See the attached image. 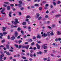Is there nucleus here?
<instances>
[{"label":"nucleus","mask_w":61,"mask_h":61,"mask_svg":"<svg viewBox=\"0 0 61 61\" xmlns=\"http://www.w3.org/2000/svg\"><path fill=\"white\" fill-rule=\"evenodd\" d=\"M15 21H11L12 23L14 24V25H16L17 24L19 23V22H18V20L17 19L15 18Z\"/></svg>","instance_id":"f257e3e1"},{"label":"nucleus","mask_w":61,"mask_h":61,"mask_svg":"<svg viewBox=\"0 0 61 61\" xmlns=\"http://www.w3.org/2000/svg\"><path fill=\"white\" fill-rule=\"evenodd\" d=\"M41 36H44V37H46L47 36V34H46L44 33Z\"/></svg>","instance_id":"f03ea898"},{"label":"nucleus","mask_w":61,"mask_h":61,"mask_svg":"<svg viewBox=\"0 0 61 61\" xmlns=\"http://www.w3.org/2000/svg\"><path fill=\"white\" fill-rule=\"evenodd\" d=\"M36 46L37 47V48L38 49H39L40 48L39 47H41V46L40 45H38V44L36 43Z\"/></svg>","instance_id":"7ed1b4c3"},{"label":"nucleus","mask_w":61,"mask_h":61,"mask_svg":"<svg viewBox=\"0 0 61 61\" xmlns=\"http://www.w3.org/2000/svg\"><path fill=\"white\" fill-rule=\"evenodd\" d=\"M18 33H17V32L16 31L15 32V37H17V36H18Z\"/></svg>","instance_id":"20e7f679"},{"label":"nucleus","mask_w":61,"mask_h":61,"mask_svg":"<svg viewBox=\"0 0 61 61\" xmlns=\"http://www.w3.org/2000/svg\"><path fill=\"white\" fill-rule=\"evenodd\" d=\"M28 30L29 31H31V27L30 26H29L28 27Z\"/></svg>","instance_id":"39448f33"},{"label":"nucleus","mask_w":61,"mask_h":61,"mask_svg":"<svg viewBox=\"0 0 61 61\" xmlns=\"http://www.w3.org/2000/svg\"><path fill=\"white\" fill-rule=\"evenodd\" d=\"M37 37L38 38H41V35L40 34H38L37 36Z\"/></svg>","instance_id":"423d86ee"},{"label":"nucleus","mask_w":61,"mask_h":61,"mask_svg":"<svg viewBox=\"0 0 61 61\" xmlns=\"http://www.w3.org/2000/svg\"><path fill=\"white\" fill-rule=\"evenodd\" d=\"M15 38V37L14 36L12 37L11 38H10V39H11V40H14Z\"/></svg>","instance_id":"0eeeda50"},{"label":"nucleus","mask_w":61,"mask_h":61,"mask_svg":"<svg viewBox=\"0 0 61 61\" xmlns=\"http://www.w3.org/2000/svg\"><path fill=\"white\" fill-rule=\"evenodd\" d=\"M47 45V44H44L43 45H42L41 46V47L42 48H44L45 46H46Z\"/></svg>","instance_id":"6e6552de"},{"label":"nucleus","mask_w":61,"mask_h":61,"mask_svg":"<svg viewBox=\"0 0 61 61\" xmlns=\"http://www.w3.org/2000/svg\"><path fill=\"white\" fill-rule=\"evenodd\" d=\"M7 9L8 10H10V7L9 6H8L7 7Z\"/></svg>","instance_id":"1a4fd4ad"},{"label":"nucleus","mask_w":61,"mask_h":61,"mask_svg":"<svg viewBox=\"0 0 61 61\" xmlns=\"http://www.w3.org/2000/svg\"><path fill=\"white\" fill-rule=\"evenodd\" d=\"M61 16V15L60 14L57 15H55V16L56 17H59V16Z\"/></svg>","instance_id":"9d476101"},{"label":"nucleus","mask_w":61,"mask_h":61,"mask_svg":"<svg viewBox=\"0 0 61 61\" xmlns=\"http://www.w3.org/2000/svg\"><path fill=\"white\" fill-rule=\"evenodd\" d=\"M6 54L7 55H8V56H10V55H11V54L9 52H7L6 53Z\"/></svg>","instance_id":"9b49d317"},{"label":"nucleus","mask_w":61,"mask_h":61,"mask_svg":"<svg viewBox=\"0 0 61 61\" xmlns=\"http://www.w3.org/2000/svg\"><path fill=\"white\" fill-rule=\"evenodd\" d=\"M29 46V45H27L26 46H25V48H26L27 49Z\"/></svg>","instance_id":"f8f14e48"},{"label":"nucleus","mask_w":61,"mask_h":61,"mask_svg":"<svg viewBox=\"0 0 61 61\" xmlns=\"http://www.w3.org/2000/svg\"><path fill=\"white\" fill-rule=\"evenodd\" d=\"M2 59H3V57L2 56H0V61H4Z\"/></svg>","instance_id":"ddd939ff"},{"label":"nucleus","mask_w":61,"mask_h":61,"mask_svg":"<svg viewBox=\"0 0 61 61\" xmlns=\"http://www.w3.org/2000/svg\"><path fill=\"white\" fill-rule=\"evenodd\" d=\"M3 34L4 35V36H5L6 35V34H7V33L6 32H3Z\"/></svg>","instance_id":"4468645a"},{"label":"nucleus","mask_w":61,"mask_h":61,"mask_svg":"<svg viewBox=\"0 0 61 61\" xmlns=\"http://www.w3.org/2000/svg\"><path fill=\"white\" fill-rule=\"evenodd\" d=\"M4 4H7V5H9L10 4V3L8 2H4Z\"/></svg>","instance_id":"2eb2a0df"},{"label":"nucleus","mask_w":61,"mask_h":61,"mask_svg":"<svg viewBox=\"0 0 61 61\" xmlns=\"http://www.w3.org/2000/svg\"><path fill=\"white\" fill-rule=\"evenodd\" d=\"M18 7H21V6H22V5H21V4H18Z\"/></svg>","instance_id":"dca6fc26"},{"label":"nucleus","mask_w":61,"mask_h":61,"mask_svg":"<svg viewBox=\"0 0 61 61\" xmlns=\"http://www.w3.org/2000/svg\"><path fill=\"white\" fill-rule=\"evenodd\" d=\"M37 54H40V55H41L42 54V52L41 51L38 52H37Z\"/></svg>","instance_id":"f3484780"},{"label":"nucleus","mask_w":61,"mask_h":61,"mask_svg":"<svg viewBox=\"0 0 61 61\" xmlns=\"http://www.w3.org/2000/svg\"><path fill=\"white\" fill-rule=\"evenodd\" d=\"M6 46L7 49H9V48H9V45H6Z\"/></svg>","instance_id":"a211bd4d"},{"label":"nucleus","mask_w":61,"mask_h":61,"mask_svg":"<svg viewBox=\"0 0 61 61\" xmlns=\"http://www.w3.org/2000/svg\"><path fill=\"white\" fill-rule=\"evenodd\" d=\"M19 3L21 5V4H22V1L21 0H19Z\"/></svg>","instance_id":"6ab92c4d"},{"label":"nucleus","mask_w":61,"mask_h":61,"mask_svg":"<svg viewBox=\"0 0 61 61\" xmlns=\"http://www.w3.org/2000/svg\"><path fill=\"white\" fill-rule=\"evenodd\" d=\"M38 43V44H40V43L41 44L42 43V42L40 41H36Z\"/></svg>","instance_id":"aec40b11"},{"label":"nucleus","mask_w":61,"mask_h":61,"mask_svg":"<svg viewBox=\"0 0 61 61\" xmlns=\"http://www.w3.org/2000/svg\"><path fill=\"white\" fill-rule=\"evenodd\" d=\"M39 4H35L34 5V6H39Z\"/></svg>","instance_id":"412c9836"},{"label":"nucleus","mask_w":61,"mask_h":61,"mask_svg":"<svg viewBox=\"0 0 61 61\" xmlns=\"http://www.w3.org/2000/svg\"><path fill=\"white\" fill-rule=\"evenodd\" d=\"M26 24V22H23L22 24L23 25H25Z\"/></svg>","instance_id":"4be33fe9"},{"label":"nucleus","mask_w":61,"mask_h":61,"mask_svg":"<svg viewBox=\"0 0 61 61\" xmlns=\"http://www.w3.org/2000/svg\"><path fill=\"white\" fill-rule=\"evenodd\" d=\"M29 41H30V42H32L33 41L32 39H28Z\"/></svg>","instance_id":"5701e85b"},{"label":"nucleus","mask_w":61,"mask_h":61,"mask_svg":"<svg viewBox=\"0 0 61 61\" xmlns=\"http://www.w3.org/2000/svg\"><path fill=\"white\" fill-rule=\"evenodd\" d=\"M42 17L41 16L40 17H39L38 18V20H40V19H42Z\"/></svg>","instance_id":"b1692460"},{"label":"nucleus","mask_w":61,"mask_h":61,"mask_svg":"<svg viewBox=\"0 0 61 61\" xmlns=\"http://www.w3.org/2000/svg\"><path fill=\"white\" fill-rule=\"evenodd\" d=\"M57 34L58 35H60L61 34V33L59 31H57Z\"/></svg>","instance_id":"393cba45"},{"label":"nucleus","mask_w":61,"mask_h":61,"mask_svg":"<svg viewBox=\"0 0 61 61\" xmlns=\"http://www.w3.org/2000/svg\"><path fill=\"white\" fill-rule=\"evenodd\" d=\"M56 26V25L55 24H53L52 25V27L53 28H54Z\"/></svg>","instance_id":"a878e982"},{"label":"nucleus","mask_w":61,"mask_h":61,"mask_svg":"<svg viewBox=\"0 0 61 61\" xmlns=\"http://www.w3.org/2000/svg\"><path fill=\"white\" fill-rule=\"evenodd\" d=\"M21 58H23V59H25L26 58V57H25L24 56L22 57Z\"/></svg>","instance_id":"bb28decb"},{"label":"nucleus","mask_w":61,"mask_h":61,"mask_svg":"<svg viewBox=\"0 0 61 61\" xmlns=\"http://www.w3.org/2000/svg\"><path fill=\"white\" fill-rule=\"evenodd\" d=\"M44 49H46L47 48V46H45L43 48Z\"/></svg>","instance_id":"cd10ccee"},{"label":"nucleus","mask_w":61,"mask_h":61,"mask_svg":"<svg viewBox=\"0 0 61 61\" xmlns=\"http://www.w3.org/2000/svg\"><path fill=\"white\" fill-rule=\"evenodd\" d=\"M53 5L54 6H56V2H53Z\"/></svg>","instance_id":"c85d7f7f"},{"label":"nucleus","mask_w":61,"mask_h":61,"mask_svg":"<svg viewBox=\"0 0 61 61\" xmlns=\"http://www.w3.org/2000/svg\"><path fill=\"white\" fill-rule=\"evenodd\" d=\"M44 53H47V50H44Z\"/></svg>","instance_id":"c756f323"},{"label":"nucleus","mask_w":61,"mask_h":61,"mask_svg":"<svg viewBox=\"0 0 61 61\" xmlns=\"http://www.w3.org/2000/svg\"><path fill=\"white\" fill-rule=\"evenodd\" d=\"M18 31H20V30H21V29H21L20 28V27H18Z\"/></svg>","instance_id":"7c9ffc66"},{"label":"nucleus","mask_w":61,"mask_h":61,"mask_svg":"<svg viewBox=\"0 0 61 61\" xmlns=\"http://www.w3.org/2000/svg\"><path fill=\"white\" fill-rule=\"evenodd\" d=\"M15 46H16V48H18V45H17L16 44H15Z\"/></svg>","instance_id":"2f4dec72"},{"label":"nucleus","mask_w":61,"mask_h":61,"mask_svg":"<svg viewBox=\"0 0 61 61\" xmlns=\"http://www.w3.org/2000/svg\"><path fill=\"white\" fill-rule=\"evenodd\" d=\"M45 18H48V17H49V16L47 15H46L45 16Z\"/></svg>","instance_id":"473e14b6"},{"label":"nucleus","mask_w":61,"mask_h":61,"mask_svg":"<svg viewBox=\"0 0 61 61\" xmlns=\"http://www.w3.org/2000/svg\"><path fill=\"white\" fill-rule=\"evenodd\" d=\"M50 34L51 36H53V35H54V34L53 32H51L50 33Z\"/></svg>","instance_id":"72a5a7b5"},{"label":"nucleus","mask_w":61,"mask_h":61,"mask_svg":"<svg viewBox=\"0 0 61 61\" xmlns=\"http://www.w3.org/2000/svg\"><path fill=\"white\" fill-rule=\"evenodd\" d=\"M60 3H61V2H60V1L59 0L58 1V2L57 3V4H59Z\"/></svg>","instance_id":"f704fd0d"},{"label":"nucleus","mask_w":61,"mask_h":61,"mask_svg":"<svg viewBox=\"0 0 61 61\" xmlns=\"http://www.w3.org/2000/svg\"><path fill=\"white\" fill-rule=\"evenodd\" d=\"M35 45V43L34 42H32L31 44V46H34Z\"/></svg>","instance_id":"c9c22d12"},{"label":"nucleus","mask_w":61,"mask_h":61,"mask_svg":"<svg viewBox=\"0 0 61 61\" xmlns=\"http://www.w3.org/2000/svg\"><path fill=\"white\" fill-rule=\"evenodd\" d=\"M12 13H13L12 11H10L9 12V14L11 15V14H12Z\"/></svg>","instance_id":"e433bc0d"},{"label":"nucleus","mask_w":61,"mask_h":61,"mask_svg":"<svg viewBox=\"0 0 61 61\" xmlns=\"http://www.w3.org/2000/svg\"><path fill=\"white\" fill-rule=\"evenodd\" d=\"M20 9V10H23L24 9V7H22Z\"/></svg>","instance_id":"4c0bfd02"},{"label":"nucleus","mask_w":61,"mask_h":61,"mask_svg":"<svg viewBox=\"0 0 61 61\" xmlns=\"http://www.w3.org/2000/svg\"><path fill=\"white\" fill-rule=\"evenodd\" d=\"M22 48H25V46H22Z\"/></svg>","instance_id":"58836bf2"},{"label":"nucleus","mask_w":61,"mask_h":61,"mask_svg":"<svg viewBox=\"0 0 61 61\" xmlns=\"http://www.w3.org/2000/svg\"><path fill=\"white\" fill-rule=\"evenodd\" d=\"M42 9V7H40L39 8V10H41Z\"/></svg>","instance_id":"ea45409f"},{"label":"nucleus","mask_w":61,"mask_h":61,"mask_svg":"<svg viewBox=\"0 0 61 61\" xmlns=\"http://www.w3.org/2000/svg\"><path fill=\"white\" fill-rule=\"evenodd\" d=\"M35 39H36V37L35 36L33 37L32 38V39L34 40Z\"/></svg>","instance_id":"a19ab883"},{"label":"nucleus","mask_w":61,"mask_h":61,"mask_svg":"<svg viewBox=\"0 0 61 61\" xmlns=\"http://www.w3.org/2000/svg\"><path fill=\"white\" fill-rule=\"evenodd\" d=\"M30 17V16L28 15L26 17V18H29V17Z\"/></svg>","instance_id":"79ce46f5"},{"label":"nucleus","mask_w":61,"mask_h":61,"mask_svg":"<svg viewBox=\"0 0 61 61\" xmlns=\"http://www.w3.org/2000/svg\"><path fill=\"white\" fill-rule=\"evenodd\" d=\"M9 51H10V52H14V51L12 50H9Z\"/></svg>","instance_id":"37998d69"},{"label":"nucleus","mask_w":61,"mask_h":61,"mask_svg":"<svg viewBox=\"0 0 61 61\" xmlns=\"http://www.w3.org/2000/svg\"><path fill=\"white\" fill-rule=\"evenodd\" d=\"M49 5L48 4H46L45 5V6H46V7H47Z\"/></svg>","instance_id":"c03bdc74"},{"label":"nucleus","mask_w":61,"mask_h":61,"mask_svg":"<svg viewBox=\"0 0 61 61\" xmlns=\"http://www.w3.org/2000/svg\"><path fill=\"white\" fill-rule=\"evenodd\" d=\"M30 57H33V54H31L30 55Z\"/></svg>","instance_id":"a18cd8bd"},{"label":"nucleus","mask_w":61,"mask_h":61,"mask_svg":"<svg viewBox=\"0 0 61 61\" xmlns=\"http://www.w3.org/2000/svg\"><path fill=\"white\" fill-rule=\"evenodd\" d=\"M18 43H21V42H22V41L21 40H20V41H18Z\"/></svg>","instance_id":"49530a36"},{"label":"nucleus","mask_w":61,"mask_h":61,"mask_svg":"<svg viewBox=\"0 0 61 61\" xmlns=\"http://www.w3.org/2000/svg\"><path fill=\"white\" fill-rule=\"evenodd\" d=\"M21 55H25V53L23 52L22 53H21Z\"/></svg>","instance_id":"de8ad7c7"},{"label":"nucleus","mask_w":61,"mask_h":61,"mask_svg":"<svg viewBox=\"0 0 61 61\" xmlns=\"http://www.w3.org/2000/svg\"><path fill=\"white\" fill-rule=\"evenodd\" d=\"M0 35L1 36H3V34L2 33H0Z\"/></svg>","instance_id":"09e8293b"},{"label":"nucleus","mask_w":61,"mask_h":61,"mask_svg":"<svg viewBox=\"0 0 61 61\" xmlns=\"http://www.w3.org/2000/svg\"><path fill=\"white\" fill-rule=\"evenodd\" d=\"M3 6H4V7H6V6H7V5L5 4H4L3 5Z\"/></svg>","instance_id":"8fccbe9b"},{"label":"nucleus","mask_w":61,"mask_h":61,"mask_svg":"<svg viewBox=\"0 0 61 61\" xmlns=\"http://www.w3.org/2000/svg\"><path fill=\"white\" fill-rule=\"evenodd\" d=\"M43 60L44 61H45V60H47V58H45L43 59Z\"/></svg>","instance_id":"3c124183"},{"label":"nucleus","mask_w":61,"mask_h":61,"mask_svg":"<svg viewBox=\"0 0 61 61\" xmlns=\"http://www.w3.org/2000/svg\"><path fill=\"white\" fill-rule=\"evenodd\" d=\"M39 16H37L36 15L35 17L36 18H38L39 17Z\"/></svg>","instance_id":"603ef678"},{"label":"nucleus","mask_w":61,"mask_h":61,"mask_svg":"<svg viewBox=\"0 0 61 61\" xmlns=\"http://www.w3.org/2000/svg\"><path fill=\"white\" fill-rule=\"evenodd\" d=\"M1 42L2 43H4V42H5V40H3Z\"/></svg>","instance_id":"864d4df0"},{"label":"nucleus","mask_w":61,"mask_h":61,"mask_svg":"<svg viewBox=\"0 0 61 61\" xmlns=\"http://www.w3.org/2000/svg\"><path fill=\"white\" fill-rule=\"evenodd\" d=\"M23 28H26L27 27V26H23Z\"/></svg>","instance_id":"5fc2aeb1"},{"label":"nucleus","mask_w":61,"mask_h":61,"mask_svg":"<svg viewBox=\"0 0 61 61\" xmlns=\"http://www.w3.org/2000/svg\"><path fill=\"white\" fill-rule=\"evenodd\" d=\"M55 41L57 42V41H58V39L56 38L55 39Z\"/></svg>","instance_id":"6e6d98bb"},{"label":"nucleus","mask_w":61,"mask_h":61,"mask_svg":"<svg viewBox=\"0 0 61 61\" xmlns=\"http://www.w3.org/2000/svg\"><path fill=\"white\" fill-rule=\"evenodd\" d=\"M21 47H22V45H19V49Z\"/></svg>","instance_id":"4d7b16f0"},{"label":"nucleus","mask_w":61,"mask_h":61,"mask_svg":"<svg viewBox=\"0 0 61 61\" xmlns=\"http://www.w3.org/2000/svg\"><path fill=\"white\" fill-rule=\"evenodd\" d=\"M28 24L29 25H30V21H28Z\"/></svg>","instance_id":"13d9d810"},{"label":"nucleus","mask_w":61,"mask_h":61,"mask_svg":"<svg viewBox=\"0 0 61 61\" xmlns=\"http://www.w3.org/2000/svg\"><path fill=\"white\" fill-rule=\"evenodd\" d=\"M31 7L32 8H35V6H34L32 5L31 6Z\"/></svg>","instance_id":"bf43d9fd"},{"label":"nucleus","mask_w":61,"mask_h":61,"mask_svg":"<svg viewBox=\"0 0 61 61\" xmlns=\"http://www.w3.org/2000/svg\"><path fill=\"white\" fill-rule=\"evenodd\" d=\"M21 33L22 34V35H23V34L24 33V31L23 30H21Z\"/></svg>","instance_id":"052dcab7"},{"label":"nucleus","mask_w":61,"mask_h":61,"mask_svg":"<svg viewBox=\"0 0 61 61\" xmlns=\"http://www.w3.org/2000/svg\"><path fill=\"white\" fill-rule=\"evenodd\" d=\"M17 57H20V54H18L17 55Z\"/></svg>","instance_id":"680f3d73"},{"label":"nucleus","mask_w":61,"mask_h":61,"mask_svg":"<svg viewBox=\"0 0 61 61\" xmlns=\"http://www.w3.org/2000/svg\"><path fill=\"white\" fill-rule=\"evenodd\" d=\"M10 5L11 6L13 7L14 6V5L13 4H11Z\"/></svg>","instance_id":"e2e57ef3"},{"label":"nucleus","mask_w":61,"mask_h":61,"mask_svg":"<svg viewBox=\"0 0 61 61\" xmlns=\"http://www.w3.org/2000/svg\"><path fill=\"white\" fill-rule=\"evenodd\" d=\"M0 56H1L2 57L3 56H4V54H2L0 55Z\"/></svg>","instance_id":"0e129e2a"},{"label":"nucleus","mask_w":61,"mask_h":61,"mask_svg":"<svg viewBox=\"0 0 61 61\" xmlns=\"http://www.w3.org/2000/svg\"><path fill=\"white\" fill-rule=\"evenodd\" d=\"M18 13L19 15H21V12H19Z\"/></svg>","instance_id":"69168bd1"},{"label":"nucleus","mask_w":61,"mask_h":61,"mask_svg":"<svg viewBox=\"0 0 61 61\" xmlns=\"http://www.w3.org/2000/svg\"><path fill=\"white\" fill-rule=\"evenodd\" d=\"M3 28V29H6V27H2Z\"/></svg>","instance_id":"338daca9"},{"label":"nucleus","mask_w":61,"mask_h":61,"mask_svg":"<svg viewBox=\"0 0 61 61\" xmlns=\"http://www.w3.org/2000/svg\"><path fill=\"white\" fill-rule=\"evenodd\" d=\"M61 40V39L60 38H58V41H60Z\"/></svg>","instance_id":"774afa93"}]
</instances>
